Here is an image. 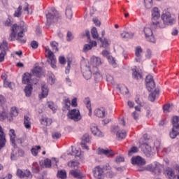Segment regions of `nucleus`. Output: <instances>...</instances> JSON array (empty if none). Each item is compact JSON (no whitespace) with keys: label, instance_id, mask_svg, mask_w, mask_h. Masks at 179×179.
Masks as SVG:
<instances>
[{"label":"nucleus","instance_id":"nucleus-1","mask_svg":"<svg viewBox=\"0 0 179 179\" xmlns=\"http://www.w3.org/2000/svg\"><path fill=\"white\" fill-rule=\"evenodd\" d=\"M4 26H7L8 27H10V26L11 32L8 37L9 41H15L16 40L17 41H19V43H21V44L26 43V40L22 38L24 37V33L27 31V24L21 21L19 24H14L12 25V20H10V18H8L4 22Z\"/></svg>","mask_w":179,"mask_h":179},{"label":"nucleus","instance_id":"nucleus-2","mask_svg":"<svg viewBox=\"0 0 179 179\" xmlns=\"http://www.w3.org/2000/svg\"><path fill=\"white\" fill-rule=\"evenodd\" d=\"M160 12L159 8L155 7L152 10L151 28L152 29H164V24H160Z\"/></svg>","mask_w":179,"mask_h":179},{"label":"nucleus","instance_id":"nucleus-3","mask_svg":"<svg viewBox=\"0 0 179 179\" xmlns=\"http://www.w3.org/2000/svg\"><path fill=\"white\" fill-rule=\"evenodd\" d=\"M173 128L172 131L169 133L170 137L175 139L179 135V117L173 116L172 119Z\"/></svg>","mask_w":179,"mask_h":179},{"label":"nucleus","instance_id":"nucleus-4","mask_svg":"<svg viewBox=\"0 0 179 179\" xmlns=\"http://www.w3.org/2000/svg\"><path fill=\"white\" fill-rule=\"evenodd\" d=\"M162 19L163 20V23L160 22V24H164V27L166 26H171L176 23V19L171 17V14L170 13H165L162 15Z\"/></svg>","mask_w":179,"mask_h":179},{"label":"nucleus","instance_id":"nucleus-5","mask_svg":"<svg viewBox=\"0 0 179 179\" xmlns=\"http://www.w3.org/2000/svg\"><path fill=\"white\" fill-rule=\"evenodd\" d=\"M47 23L48 24H52V23H58V20L59 19V14L58 11L53 10L48 13L46 15Z\"/></svg>","mask_w":179,"mask_h":179},{"label":"nucleus","instance_id":"nucleus-6","mask_svg":"<svg viewBox=\"0 0 179 179\" xmlns=\"http://www.w3.org/2000/svg\"><path fill=\"white\" fill-rule=\"evenodd\" d=\"M67 117L76 122L82 120V115H80V111H79V109L69 110L67 113Z\"/></svg>","mask_w":179,"mask_h":179},{"label":"nucleus","instance_id":"nucleus-7","mask_svg":"<svg viewBox=\"0 0 179 179\" xmlns=\"http://www.w3.org/2000/svg\"><path fill=\"white\" fill-rule=\"evenodd\" d=\"M162 169H163V166L159 163L147 166V169L151 171V173H153L155 176H160V174H162Z\"/></svg>","mask_w":179,"mask_h":179},{"label":"nucleus","instance_id":"nucleus-8","mask_svg":"<svg viewBox=\"0 0 179 179\" xmlns=\"http://www.w3.org/2000/svg\"><path fill=\"white\" fill-rule=\"evenodd\" d=\"M145 83L148 92H152V90L155 89V86H156V84H155V80H153V76L150 75L147 76L145 78Z\"/></svg>","mask_w":179,"mask_h":179},{"label":"nucleus","instance_id":"nucleus-9","mask_svg":"<svg viewBox=\"0 0 179 179\" xmlns=\"http://www.w3.org/2000/svg\"><path fill=\"white\" fill-rule=\"evenodd\" d=\"M17 176L20 178H30L31 177V172L29 169L22 171V169H17Z\"/></svg>","mask_w":179,"mask_h":179},{"label":"nucleus","instance_id":"nucleus-10","mask_svg":"<svg viewBox=\"0 0 179 179\" xmlns=\"http://www.w3.org/2000/svg\"><path fill=\"white\" fill-rule=\"evenodd\" d=\"M98 155H104L107 157H114L115 153L113 150H104L103 148H98Z\"/></svg>","mask_w":179,"mask_h":179},{"label":"nucleus","instance_id":"nucleus-11","mask_svg":"<svg viewBox=\"0 0 179 179\" xmlns=\"http://www.w3.org/2000/svg\"><path fill=\"white\" fill-rule=\"evenodd\" d=\"M5 145H6V134H5L3 129L0 125V149L4 148Z\"/></svg>","mask_w":179,"mask_h":179},{"label":"nucleus","instance_id":"nucleus-12","mask_svg":"<svg viewBox=\"0 0 179 179\" xmlns=\"http://www.w3.org/2000/svg\"><path fill=\"white\" fill-rule=\"evenodd\" d=\"M131 163L136 166H145V164H146V161L142 157L137 156L131 158Z\"/></svg>","mask_w":179,"mask_h":179},{"label":"nucleus","instance_id":"nucleus-13","mask_svg":"<svg viewBox=\"0 0 179 179\" xmlns=\"http://www.w3.org/2000/svg\"><path fill=\"white\" fill-rule=\"evenodd\" d=\"M48 57L50 61V64H51L52 68L55 69V68H57V66L55 65V64H57V59H55L54 52H52V51H51V50H50V49L48 50Z\"/></svg>","mask_w":179,"mask_h":179},{"label":"nucleus","instance_id":"nucleus-14","mask_svg":"<svg viewBox=\"0 0 179 179\" xmlns=\"http://www.w3.org/2000/svg\"><path fill=\"white\" fill-rule=\"evenodd\" d=\"M92 173L95 178H101V176H103L104 171L103 168L100 167V166H97L94 169Z\"/></svg>","mask_w":179,"mask_h":179},{"label":"nucleus","instance_id":"nucleus-15","mask_svg":"<svg viewBox=\"0 0 179 179\" xmlns=\"http://www.w3.org/2000/svg\"><path fill=\"white\" fill-rule=\"evenodd\" d=\"M143 52V50L142 49V48L141 46H137L135 49V55H136V58H135V61L136 62H141V59H142V53Z\"/></svg>","mask_w":179,"mask_h":179},{"label":"nucleus","instance_id":"nucleus-16","mask_svg":"<svg viewBox=\"0 0 179 179\" xmlns=\"http://www.w3.org/2000/svg\"><path fill=\"white\" fill-rule=\"evenodd\" d=\"M40 122L41 125H43V127H50V125L52 124V119L42 115L40 119Z\"/></svg>","mask_w":179,"mask_h":179},{"label":"nucleus","instance_id":"nucleus-17","mask_svg":"<svg viewBox=\"0 0 179 179\" xmlns=\"http://www.w3.org/2000/svg\"><path fill=\"white\" fill-rule=\"evenodd\" d=\"M93 47H97V42H96V41H90V44L84 45V52H87V51H90V50H92Z\"/></svg>","mask_w":179,"mask_h":179},{"label":"nucleus","instance_id":"nucleus-18","mask_svg":"<svg viewBox=\"0 0 179 179\" xmlns=\"http://www.w3.org/2000/svg\"><path fill=\"white\" fill-rule=\"evenodd\" d=\"M31 74L29 73H24L22 76V82L24 85H31Z\"/></svg>","mask_w":179,"mask_h":179},{"label":"nucleus","instance_id":"nucleus-19","mask_svg":"<svg viewBox=\"0 0 179 179\" xmlns=\"http://www.w3.org/2000/svg\"><path fill=\"white\" fill-rule=\"evenodd\" d=\"M94 114L99 118H104L106 117V109L104 108H97L94 110Z\"/></svg>","mask_w":179,"mask_h":179},{"label":"nucleus","instance_id":"nucleus-20","mask_svg":"<svg viewBox=\"0 0 179 179\" xmlns=\"http://www.w3.org/2000/svg\"><path fill=\"white\" fill-rule=\"evenodd\" d=\"M165 174L169 179H175L176 177V172L174 169L171 168H167L165 171Z\"/></svg>","mask_w":179,"mask_h":179},{"label":"nucleus","instance_id":"nucleus-21","mask_svg":"<svg viewBox=\"0 0 179 179\" xmlns=\"http://www.w3.org/2000/svg\"><path fill=\"white\" fill-rule=\"evenodd\" d=\"M91 64H92L94 69H97V66L101 64V59L100 57H93L91 59Z\"/></svg>","mask_w":179,"mask_h":179},{"label":"nucleus","instance_id":"nucleus-22","mask_svg":"<svg viewBox=\"0 0 179 179\" xmlns=\"http://www.w3.org/2000/svg\"><path fill=\"white\" fill-rule=\"evenodd\" d=\"M32 74L36 78H41L43 75V68L40 66H36L32 70Z\"/></svg>","mask_w":179,"mask_h":179},{"label":"nucleus","instance_id":"nucleus-23","mask_svg":"<svg viewBox=\"0 0 179 179\" xmlns=\"http://www.w3.org/2000/svg\"><path fill=\"white\" fill-rule=\"evenodd\" d=\"M70 174L74 178H78V179L83 178V174L82 173V172H80V171L71 170V171H70Z\"/></svg>","mask_w":179,"mask_h":179},{"label":"nucleus","instance_id":"nucleus-24","mask_svg":"<svg viewBox=\"0 0 179 179\" xmlns=\"http://www.w3.org/2000/svg\"><path fill=\"white\" fill-rule=\"evenodd\" d=\"M24 127H25L26 129H31V119L27 115L24 117Z\"/></svg>","mask_w":179,"mask_h":179},{"label":"nucleus","instance_id":"nucleus-25","mask_svg":"<svg viewBox=\"0 0 179 179\" xmlns=\"http://www.w3.org/2000/svg\"><path fill=\"white\" fill-rule=\"evenodd\" d=\"M42 93L39 94V99H45L48 96V87H47L46 85H43L41 87Z\"/></svg>","mask_w":179,"mask_h":179},{"label":"nucleus","instance_id":"nucleus-26","mask_svg":"<svg viewBox=\"0 0 179 179\" xmlns=\"http://www.w3.org/2000/svg\"><path fill=\"white\" fill-rule=\"evenodd\" d=\"M24 92L25 93V96L27 97H30L31 96V93L33 92V85L31 84H27V85L25 87Z\"/></svg>","mask_w":179,"mask_h":179},{"label":"nucleus","instance_id":"nucleus-27","mask_svg":"<svg viewBox=\"0 0 179 179\" xmlns=\"http://www.w3.org/2000/svg\"><path fill=\"white\" fill-rule=\"evenodd\" d=\"M155 29L152 28V22L150 24V27H144V33L145 37H149L150 36H152L153 34V31Z\"/></svg>","mask_w":179,"mask_h":179},{"label":"nucleus","instance_id":"nucleus-28","mask_svg":"<svg viewBox=\"0 0 179 179\" xmlns=\"http://www.w3.org/2000/svg\"><path fill=\"white\" fill-rule=\"evenodd\" d=\"M84 103L89 110L88 115L92 117V103H90V98L87 97L84 99Z\"/></svg>","mask_w":179,"mask_h":179},{"label":"nucleus","instance_id":"nucleus-29","mask_svg":"<svg viewBox=\"0 0 179 179\" xmlns=\"http://www.w3.org/2000/svg\"><path fill=\"white\" fill-rule=\"evenodd\" d=\"M19 111L17 110V108H16V107H12L10 114L7 113V115H8L9 118H12V121H13V117H17Z\"/></svg>","mask_w":179,"mask_h":179},{"label":"nucleus","instance_id":"nucleus-30","mask_svg":"<svg viewBox=\"0 0 179 179\" xmlns=\"http://www.w3.org/2000/svg\"><path fill=\"white\" fill-rule=\"evenodd\" d=\"M0 108H2V106H0ZM4 120H8L11 122L12 117H9V115L5 111L0 112V121H4Z\"/></svg>","mask_w":179,"mask_h":179},{"label":"nucleus","instance_id":"nucleus-31","mask_svg":"<svg viewBox=\"0 0 179 179\" xmlns=\"http://www.w3.org/2000/svg\"><path fill=\"white\" fill-rule=\"evenodd\" d=\"M10 141L13 145H16V134L13 129H10L9 131Z\"/></svg>","mask_w":179,"mask_h":179},{"label":"nucleus","instance_id":"nucleus-32","mask_svg":"<svg viewBox=\"0 0 179 179\" xmlns=\"http://www.w3.org/2000/svg\"><path fill=\"white\" fill-rule=\"evenodd\" d=\"M91 131L93 135L95 136H103V134H101V131L99 130V128L97 127L93 126L91 127Z\"/></svg>","mask_w":179,"mask_h":179},{"label":"nucleus","instance_id":"nucleus-33","mask_svg":"<svg viewBox=\"0 0 179 179\" xmlns=\"http://www.w3.org/2000/svg\"><path fill=\"white\" fill-rule=\"evenodd\" d=\"M83 76L87 80H89L92 78V71L90 68H87L85 71H83Z\"/></svg>","mask_w":179,"mask_h":179},{"label":"nucleus","instance_id":"nucleus-34","mask_svg":"<svg viewBox=\"0 0 179 179\" xmlns=\"http://www.w3.org/2000/svg\"><path fill=\"white\" fill-rule=\"evenodd\" d=\"M116 136L118 139H125V138H127V131L124 130H119L116 133Z\"/></svg>","mask_w":179,"mask_h":179},{"label":"nucleus","instance_id":"nucleus-35","mask_svg":"<svg viewBox=\"0 0 179 179\" xmlns=\"http://www.w3.org/2000/svg\"><path fill=\"white\" fill-rule=\"evenodd\" d=\"M120 36L122 38H125L126 40H129V38H132L134 37V34L127 32V31H123L122 33L120 34Z\"/></svg>","mask_w":179,"mask_h":179},{"label":"nucleus","instance_id":"nucleus-36","mask_svg":"<svg viewBox=\"0 0 179 179\" xmlns=\"http://www.w3.org/2000/svg\"><path fill=\"white\" fill-rule=\"evenodd\" d=\"M159 92L158 89H155L154 92H151L149 95V100L150 101H155L156 100V96L159 94Z\"/></svg>","mask_w":179,"mask_h":179},{"label":"nucleus","instance_id":"nucleus-37","mask_svg":"<svg viewBox=\"0 0 179 179\" xmlns=\"http://www.w3.org/2000/svg\"><path fill=\"white\" fill-rule=\"evenodd\" d=\"M19 152L17 151V148L13 150L10 155L11 160H17L19 159Z\"/></svg>","mask_w":179,"mask_h":179},{"label":"nucleus","instance_id":"nucleus-38","mask_svg":"<svg viewBox=\"0 0 179 179\" xmlns=\"http://www.w3.org/2000/svg\"><path fill=\"white\" fill-rule=\"evenodd\" d=\"M31 170L33 173H35L36 174L40 173V165H38V163L34 162L32 164Z\"/></svg>","mask_w":179,"mask_h":179},{"label":"nucleus","instance_id":"nucleus-39","mask_svg":"<svg viewBox=\"0 0 179 179\" xmlns=\"http://www.w3.org/2000/svg\"><path fill=\"white\" fill-rule=\"evenodd\" d=\"M91 34L92 36V38L96 40H99V38H100L99 37V32L97 31V28L96 27H93L91 29Z\"/></svg>","mask_w":179,"mask_h":179},{"label":"nucleus","instance_id":"nucleus-40","mask_svg":"<svg viewBox=\"0 0 179 179\" xmlns=\"http://www.w3.org/2000/svg\"><path fill=\"white\" fill-rule=\"evenodd\" d=\"M22 9H23V7L22 6H19L14 13V17H20V16H22Z\"/></svg>","mask_w":179,"mask_h":179},{"label":"nucleus","instance_id":"nucleus-41","mask_svg":"<svg viewBox=\"0 0 179 179\" xmlns=\"http://www.w3.org/2000/svg\"><path fill=\"white\" fill-rule=\"evenodd\" d=\"M57 176L58 178L66 179V171L65 170H61L57 172Z\"/></svg>","mask_w":179,"mask_h":179},{"label":"nucleus","instance_id":"nucleus-42","mask_svg":"<svg viewBox=\"0 0 179 179\" xmlns=\"http://www.w3.org/2000/svg\"><path fill=\"white\" fill-rule=\"evenodd\" d=\"M41 149V146L37 145L31 148V152L33 156H37L38 155V150Z\"/></svg>","mask_w":179,"mask_h":179},{"label":"nucleus","instance_id":"nucleus-43","mask_svg":"<svg viewBox=\"0 0 179 179\" xmlns=\"http://www.w3.org/2000/svg\"><path fill=\"white\" fill-rule=\"evenodd\" d=\"M101 44H102V47H103L104 48L108 47V45H110V43H108V40L103 38H99L98 39Z\"/></svg>","mask_w":179,"mask_h":179},{"label":"nucleus","instance_id":"nucleus-44","mask_svg":"<svg viewBox=\"0 0 179 179\" xmlns=\"http://www.w3.org/2000/svg\"><path fill=\"white\" fill-rule=\"evenodd\" d=\"M139 152V148L136 146H133L131 148L128 152L129 156H132L134 153H138Z\"/></svg>","mask_w":179,"mask_h":179},{"label":"nucleus","instance_id":"nucleus-45","mask_svg":"<svg viewBox=\"0 0 179 179\" xmlns=\"http://www.w3.org/2000/svg\"><path fill=\"white\" fill-rule=\"evenodd\" d=\"M132 76H133V78L134 79H136L137 80L139 79H142V78H143L142 74H141V73H139V71H138L136 70H134L133 71Z\"/></svg>","mask_w":179,"mask_h":179},{"label":"nucleus","instance_id":"nucleus-46","mask_svg":"<svg viewBox=\"0 0 179 179\" xmlns=\"http://www.w3.org/2000/svg\"><path fill=\"white\" fill-rule=\"evenodd\" d=\"M3 87H6V88L8 87V89H10V90H13V87H15V83L9 81L5 82L3 83Z\"/></svg>","mask_w":179,"mask_h":179},{"label":"nucleus","instance_id":"nucleus-47","mask_svg":"<svg viewBox=\"0 0 179 179\" xmlns=\"http://www.w3.org/2000/svg\"><path fill=\"white\" fill-rule=\"evenodd\" d=\"M120 92L122 93V94H128V93H129L128 87H127L125 85H122L120 87Z\"/></svg>","mask_w":179,"mask_h":179},{"label":"nucleus","instance_id":"nucleus-48","mask_svg":"<svg viewBox=\"0 0 179 179\" xmlns=\"http://www.w3.org/2000/svg\"><path fill=\"white\" fill-rule=\"evenodd\" d=\"M64 108H66L69 111V110H71V100H69V99L67 98L64 100Z\"/></svg>","mask_w":179,"mask_h":179},{"label":"nucleus","instance_id":"nucleus-49","mask_svg":"<svg viewBox=\"0 0 179 179\" xmlns=\"http://www.w3.org/2000/svg\"><path fill=\"white\" fill-rule=\"evenodd\" d=\"M48 107H49V108H50V110H52L53 113H55V111H57V108L55 107V104L53 101H48Z\"/></svg>","mask_w":179,"mask_h":179},{"label":"nucleus","instance_id":"nucleus-50","mask_svg":"<svg viewBox=\"0 0 179 179\" xmlns=\"http://www.w3.org/2000/svg\"><path fill=\"white\" fill-rule=\"evenodd\" d=\"M94 78L95 82H100V80H101L103 77L101 76V74H100L99 72H95L94 73Z\"/></svg>","mask_w":179,"mask_h":179},{"label":"nucleus","instance_id":"nucleus-51","mask_svg":"<svg viewBox=\"0 0 179 179\" xmlns=\"http://www.w3.org/2000/svg\"><path fill=\"white\" fill-rule=\"evenodd\" d=\"M44 166L46 168V169H50L51 167V159H48V158H46L44 162Z\"/></svg>","mask_w":179,"mask_h":179},{"label":"nucleus","instance_id":"nucleus-52","mask_svg":"<svg viewBox=\"0 0 179 179\" xmlns=\"http://www.w3.org/2000/svg\"><path fill=\"white\" fill-rule=\"evenodd\" d=\"M50 45L53 51H55V52L58 51V43H57L56 41H52V43H50Z\"/></svg>","mask_w":179,"mask_h":179},{"label":"nucleus","instance_id":"nucleus-53","mask_svg":"<svg viewBox=\"0 0 179 179\" xmlns=\"http://www.w3.org/2000/svg\"><path fill=\"white\" fill-rule=\"evenodd\" d=\"M79 162L78 161H71L68 164L69 167H78Z\"/></svg>","mask_w":179,"mask_h":179},{"label":"nucleus","instance_id":"nucleus-54","mask_svg":"<svg viewBox=\"0 0 179 179\" xmlns=\"http://www.w3.org/2000/svg\"><path fill=\"white\" fill-rule=\"evenodd\" d=\"M83 142H86V143H89V142H90V136L88 134L83 135Z\"/></svg>","mask_w":179,"mask_h":179},{"label":"nucleus","instance_id":"nucleus-55","mask_svg":"<svg viewBox=\"0 0 179 179\" xmlns=\"http://www.w3.org/2000/svg\"><path fill=\"white\" fill-rule=\"evenodd\" d=\"M66 16L68 19H72V9H66Z\"/></svg>","mask_w":179,"mask_h":179},{"label":"nucleus","instance_id":"nucleus-56","mask_svg":"<svg viewBox=\"0 0 179 179\" xmlns=\"http://www.w3.org/2000/svg\"><path fill=\"white\" fill-rule=\"evenodd\" d=\"M147 41L150 43H156V38L153 35H150V36H145Z\"/></svg>","mask_w":179,"mask_h":179},{"label":"nucleus","instance_id":"nucleus-57","mask_svg":"<svg viewBox=\"0 0 179 179\" xmlns=\"http://www.w3.org/2000/svg\"><path fill=\"white\" fill-rule=\"evenodd\" d=\"M6 54V51L4 50H1L0 52V62H3L5 61V55Z\"/></svg>","mask_w":179,"mask_h":179},{"label":"nucleus","instance_id":"nucleus-58","mask_svg":"<svg viewBox=\"0 0 179 179\" xmlns=\"http://www.w3.org/2000/svg\"><path fill=\"white\" fill-rule=\"evenodd\" d=\"M71 64H72V61L70 59L67 60V66L66 68V73H69V71H71Z\"/></svg>","mask_w":179,"mask_h":179},{"label":"nucleus","instance_id":"nucleus-59","mask_svg":"<svg viewBox=\"0 0 179 179\" xmlns=\"http://www.w3.org/2000/svg\"><path fill=\"white\" fill-rule=\"evenodd\" d=\"M1 47V49L6 51V50H8V41H3L2 43L0 45Z\"/></svg>","mask_w":179,"mask_h":179},{"label":"nucleus","instance_id":"nucleus-60","mask_svg":"<svg viewBox=\"0 0 179 179\" xmlns=\"http://www.w3.org/2000/svg\"><path fill=\"white\" fill-rule=\"evenodd\" d=\"M31 47L34 48V50H37L38 48V42L36 41H33L31 42Z\"/></svg>","mask_w":179,"mask_h":179},{"label":"nucleus","instance_id":"nucleus-61","mask_svg":"<svg viewBox=\"0 0 179 179\" xmlns=\"http://www.w3.org/2000/svg\"><path fill=\"white\" fill-rule=\"evenodd\" d=\"M66 40L67 41H71V40H73V35L70 31L67 32Z\"/></svg>","mask_w":179,"mask_h":179},{"label":"nucleus","instance_id":"nucleus-62","mask_svg":"<svg viewBox=\"0 0 179 179\" xmlns=\"http://www.w3.org/2000/svg\"><path fill=\"white\" fill-rule=\"evenodd\" d=\"M52 137L53 139H59V138H61V133L54 132L52 134Z\"/></svg>","mask_w":179,"mask_h":179},{"label":"nucleus","instance_id":"nucleus-63","mask_svg":"<svg viewBox=\"0 0 179 179\" xmlns=\"http://www.w3.org/2000/svg\"><path fill=\"white\" fill-rule=\"evenodd\" d=\"M59 62L62 65H65V64H66V59H65V57L64 56H61L59 57Z\"/></svg>","mask_w":179,"mask_h":179},{"label":"nucleus","instance_id":"nucleus-64","mask_svg":"<svg viewBox=\"0 0 179 179\" xmlns=\"http://www.w3.org/2000/svg\"><path fill=\"white\" fill-rule=\"evenodd\" d=\"M164 113H169L170 110V104H165L163 106Z\"/></svg>","mask_w":179,"mask_h":179}]
</instances>
